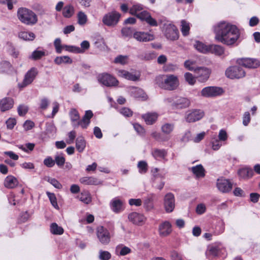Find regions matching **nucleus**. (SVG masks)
I'll use <instances>...</instances> for the list:
<instances>
[{
	"label": "nucleus",
	"mask_w": 260,
	"mask_h": 260,
	"mask_svg": "<svg viewBox=\"0 0 260 260\" xmlns=\"http://www.w3.org/2000/svg\"><path fill=\"white\" fill-rule=\"evenodd\" d=\"M127 56L118 55L117 56L114 60V62L116 63H119L121 64H125L127 63Z\"/></svg>",
	"instance_id": "56"
},
{
	"label": "nucleus",
	"mask_w": 260,
	"mask_h": 260,
	"mask_svg": "<svg viewBox=\"0 0 260 260\" xmlns=\"http://www.w3.org/2000/svg\"><path fill=\"white\" fill-rule=\"evenodd\" d=\"M155 197L154 193L148 194L144 200V207L147 211H150L154 208L153 200Z\"/></svg>",
	"instance_id": "24"
},
{
	"label": "nucleus",
	"mask_w": 260,
	"mask_h": 260,
	"mask_svg": "<svg viewBox=\"0 0 260 260\" xmlns=\"http://www.w3.org/2000/svg\"><path fill=\"white\" fill-rule=\"evenodd\" d=\"M211 143L212 144V148L214 150H218L222 145L221 143L220 142V140L215 136L212 138Z\"/></svg>",
	"instance_id": "51"
},
{
	"label": "nucleus",
	"mask_w": 260,
	"mask_h": 260,
	"mask_svg": "<svg viewBox=\"0 0 260 260\" xmlns=\"http://www.w3.org/2000/svg\"><path fill=\"white\" fill-rule=\"evenodd\" d=\"M98 80L100 83L108 87L115 86L118 84V81L115 77L107 73L99 75Z\"/></svg>",
	"instance_id": "9"
},
{
	"label": "nucleus",
	"mask_w": 260,
	"mask_h": 260,
	"mask_svg": "<svg viewBox=\"0 0 260 260\" xmlns=\"http://www.w3.org/2000/svg\"><path fill=\"white\" fill-rule=\"evenodd\" d=\"M238 175L241 178H248L251 177L253 174V171L249 168H243L238 171Z\"/></svg>",
	"instance_id": "37"
},
{
	"label": "nucleus",
	"mask_w": 260,
	"mask_h": 260,
	"mask_svg": "<svg viewBox=\"0 0 260 260\" xmlns=\"http://www.w3.org/2000/svg\"><path fill=\"white\" fill-rule=\"evenodd\" d=\"M46 55V53L44 50H36L32 52L29 58L36 60L41 59L42 57Z\"/></svg>",
	"instance_id": "40"
},
{
	"label": "nucleus",
	"mask_w": 260,
	"mask_h": 260,
	"mask_svg": "<svg viewBox=\"0 0 260 260\" xmlns=\"http://www.w3.org/2000/svg\"><path fill=\"white\" fill-rule=\"evenodd\" d=\"M162 31L166 38L171 41L176 40L179 38V32L173 24L166 22L163 24Z\"/></svg>",
	"instance_id": "5"
},
{
	"label": "nucleus",
	"mask_w": 260,
	"mask_h": 260,
	"mask_svg": "<svg viewBox=\"0 0 260 260\" xmlns=\"http://www.w3.org/2000/svg\"><path fill=\"white\" fill-rule=\"evenodd\" d=\"M86 146V142L84 138L82 136L78 137L76 140V147L79 152H82Z\"/></svg>",
	"instance_id": "30"
},
{
	"label": "nucleus",
	"mask_w": 260,
	"mask_h": 260,
	"mask_svg": "<svg viewBox=\"0 0 260 260\" xmlns=\"http://www.w3.org/2000/svg\"><path fill=\"white\" fill-rule=\"evenodd\" d=\"M14 102L10 98H5L2 99L0 102V109L2 111L4 112L12 108L13 106Z\"/></svg>",
	"instance_id": "22"
},
{
	"label": "nucleus",
	"mask_w": 260,
	"mask_h": 260,
	"mask_svg": "<svg viewBox=\"0 0 260 260\" xmlns=\"http://www.w3.org/2000/svg\"><path fill=\"white\" fill-rule=\"evenodd\" d=\"M184 77L186 82L190 85H193L196 82V79L190 73H186Z\"/></svg>",
	"instance_id": "58"
},
{
	"label": "nucleus",
	"mask_w": 260,
	"mask_h": 260,
	"mask_svg": "<svg viewBox=\"0 0 260 260\" xmlns=\"http://www.w3.org/2000/svg\"><path fill=\"white\" fill-rule=\"evenodd\" d=\"M137 166L140 173L145 174L147 172L148 170V165L145 161L141 160L139 161Z\"/></svg>",
	"instance_id": "44"
},
{
	"label": "nucleus",
	"mask_w": 260,
	"mask_h": 260,
	"mask_svg": "<svg viewBox=\"0 0 260 260\" xmlns=\"http://www.w3.org/2000/svg\"><path fill=\"white\" fill-rule=\"evenodd\" d=\"M119 112L125 117H131L133 115L132 111L126 107H123L119 109Z\"/></svg>",
	"instance_id": "57"
},
{
	"label": "nucleus",
	"mask_w": 260,
	"mask_h": 260,
	"mask_svg": "<svg viewBox=\"0 0 260 260\" xmlns=\"http://www.w3.org/2000/svg\"><path fill=\"white\" fill-rule=\"evenodd\" d=\"M216 186L220 192L227 193L232 190L233 184L229 180L221 178L217 180Z\"/></svg>",
	"instance_id": "11"
},
{
	"label": "nucleus",
	"mask_w": 260,
	"mask_h": 260,
	"mask_svg": "<svg viewBox=\"0 0 260 260\" xmlns=\"http://www.w3.org/2000/svg\"><path fill=\"white\" fill-rule=\"evenodd\" d=\"M165 103L174 109H182L188 107L190 102L189 99L177 96L167 97L164 100Z\"/></svg>",
	"instance_id": "3"
},
{
	"label": "nucleus",
	"mask_w": 260,
	"mask_h": 260,
	"mask_svg": "<svg viewBox=\"0 0 260 260\" xmlns=\"http://www.w3.org/2000/svg\"><path fill=\"white\" fill-rule=\"evenodd\" d=\"M164 208L167 213L172 212L175 206L174 196L172 193H167L164 200Z\"/></svg>",
	"instance_id": "12"
},
{
	"label": "nucleus",
	"mask_w": 260,
	"mask_h": 260,
	"mask_svg": "<svg viewBox=\"0 0 260 260\" xmlns=\"http://www.w3.org/2000/svg\"><path fill=\"white\" fill-rule=\"evenodd\" d=\"M172 232V225L171 223L166 221L160 224L159 226V233L161 236H167Z\"/></svg>",
	"instance_id": "20"
},
{
	"label": "nucleus",
	"mask_w": 260,
	"mask_h": 260,
	"mask_svg": "<svg viewBox=\"0 0 260 260\" xmlns=\"http://www.w3.org/2000/svg\"><path fill=\"white\" fill-rule=\"evenodd\" d=\"M223 92V89L220 87L215 86H208L204 88L201 92L202 96L206 98H212L219 96Z\"/></svg>",
	"instance_id": "10"
},
{
	"label": "nucleus",
	"mask_w": 260,
	"mask_h": 260,
	"mask_svg": "<svg viewBox=\"0 0 260 260\" xmlns=\"http://www.w3.org/2000/svg\"><path fill=\"white\" fill-rule=\"evenodd\" d=\"M128 218L130 221L136 224H140L145 220V218L143 215L137 212L130 213Z\"/></svg>",
	"instance_id": "21"
},
{
	"label": "nucleus",
	"mask_w": 260,
	"mask_h": 260,
	"mask_svg": "<svg viewBox=\"0 0 260 260\" xmlns=\"http://www.w3.org/2000/svg\"><path fill=\"white\" fill-rule=\"evenodd\" d=\"M181 31L184 36H187L189 34L190 30L189 23L185 20H182L181 22Z\"/></svg>",
	"instance_id": "41"
},
{
	"label": "nucleus",
	"mask_w": 260,
	"mask_h": 260,
	"mask_svg": "<svg viewBox=\"0 0 260 260\" xmlns=\"http://www.w3.org/2000/svg\"><path fill=\"white\" fill-rule=\"evenodd\" d=\"M131 250L127 247L124 246L122 248H120V246H117L116 249V253L117 255H125L128 253H130Z\"/></svg>",
	"instance_id": "43"
},
{
	"label": "nucleus",
	"mask_w": 260,
	"mask_h": 260,
	"mask_svg": "<svg viewBox=\"0 0 260 260\" xmlns=\"http://www.w3.org/2000/svg\"><path fill=\"white\" fill-rule=\"evenodd\" d=\"M131 89V93L135 98L145 99L146 95L142 89L135 87H132Z\"/></svg>",
	"instance_id": "32"
},
{
	"label": "nucleus",
	"mask_w": 260,
	"mask_h": 260,
	"mask_svg": "<svg viewBox=\"0 0 260 260\" xmlns=\"http://www.w3.org/2000/svg\"><path fill=\"white\" fill-rule=\"evenodd\" d=\"M18 184V181L15 177L9 175L4 180V185L8 188H14Z\"/></svg>",
	"instance_id": "23"
},
{
	"label": "nucleus",
	"mask_w": 260,
	"mask_h": 260,
	"mask_svg": "<svg viewBox=\"0 0 260 260\" xmlns=\"http://www.w3.org/2000/svg\"><path fill=\"white\" fill-rule=\"evenodd\" d=\"M120 17V14L113 11L105 15L103 18V23L108 26H114L117 24Z\"/></svg>",
	"instance_id": "8"
},
{
	"label": "nucleus",
	"mask_w": 260,
	"mask_h": 260,
	"mask_svg": "<svg viewBox=\"0 0 260 260\" xmlns=\"http://www.w3.org/2000/svg\"><path fill=\"white\" fill-rule=\"evenodd\" d=\"M54 45L57 53H61L62 52V44H61V40L57 38L54 42Z\"/></svg>",
	"instance_id": "59"
},
{
	"label": "nucleus",
	"mask_w": 260,
	"mask_h": 260,
	"mask_svg": "<svg viewBox=\"0 0 260 260\" xmlns=\"http://www.w3.org/2000/svg\"><path fill=\"white\" fill-rule=\"evenodd\" d=\"M134 33V32H133V30L130 27H125L121 29V34L122 36L125 38L132 37V36H133Z\"/></svg>",
	"instance_id": "52"
},
{
	"label": "nucleus",
	"mask_w": 260,
	"mask_h": 260,
	"mask_svg": "<svg viewBox=\"0 0 260 260\" xmlns=\"http://www.w3.org/2000/svg\"><path fill=\"white\" fill-rule=\"evenodd\" d=\"M209 53L220 56L224 53V48L220 45H210Z\"/></svg>",
	"instance_id": "27"
},
{
	"label": "nucleus",
	"mask_w": 260,
	"mask_h": 260,
	"mask_svg": "<svg viewBox=\"0 0 260 260\" xmlns=\"http://www.w3.org/2000/svg\"><path fill=\"white\" fill-rule=\"evenodd\" d=\"M19 37L25 41H32L35 38V35L29 31H21L19 34Z\"/></svg>",
	"instance_id": "36"
},
{
	"label": "nucleus",
	"mask_w": 260,
	"mask_h": 260,
	"mask_svg": "<svg viewBox=\"0 0 260 260\" xmlns=\"http://www.w3.org/2000/svg\"><path fill=\"white\" fill-rule=\"evenodd\" d=\"M194 73L197 77L202 82L206 81L209 77L211 74V71L209 69L206 67H198L195 70Z\"/></svg>",
	"instance_id": "18"
},
{
	"label": "nucleus",
	"mask_w": 260,
	"mask_h": 260,
	"mask_svg": "<svg viewBox=\"0 0 260 260\" xmlns=\"http://www.w3.org/2000/svg\"><path fill=\"white\" fill-rule=\"evenodd\" d=\"M151 137L155 140L160 142H165L168 140V139L162 137L161 134L156 131H153L151 134Z\"/></svg>",
	"instance_id": "48"
},
{
	"label": "nucleus",
	"mask_w": 260,
	"mask_h": 260,
	"mask_svg": "<svg viewBox=\"0 0 260 260\" xmlns=\"http://www.w3.org/2000/svg\"><path fill=\"white\" fill-rule=\"evenodd\" d=\"M175 124L173 123H165L161 126V132L166 135L171 134L174 131Z\"/></svg>",
	"instance_id": "29"
},
{
	"label": "nucleus",
	"mask_w": 260,
	"mask_h": 260,
	"mask_svg": "<svg viewBox=\"0 0 260 260\" xmlns=\"http://www.w3.org/2000/svg\"><path fill=\"white\" fill-rule=\"evenodd\" d=\"M204 116V112L201 110H194L185 116L186 121L188 122H194L202 119Z\"/></svg>",
	"instance_id": "16"
},
{
	"label": "nucleus",
	"mask_w": 260,
	"mask_h": 260,
	"mask_svg": "<svg viewBox=\"0 0 260 260\" xmlns=\"http://www.w3.org/2000/svg\"><path fill=\"white\" fill-rule=\"evenodd\" d=\"M196 62L192 60H187L184 63V67L188 70L193 71L195 72V70L197 68L195 67Z\"/></svg>",
	"instance_id": "49"
},
{
	"label": "nucleus",
	"mask_w": 260,
	"mask_h": 260,
	"mask_svg": "<svg viewBox=\"0 0 260 260\" xmlns=\"http://www.w3.org/2000/svg\"><path fill=\"white\" fill-rule=\"evenodd\" d=\"M110 206L112 211L115 213L122 212L125 208L124 201L118 198H115L111 201Z\"/></svg>",
	"instance_id": "15"
},
{
	"label": "nucleus",
	"mask_w": 260,
	"mask_h": 260,
	"mask_svg": "<svg viewBox=\"0 0 260 260\" xmlns=\"http://www.w3.org/2000/svg\"><path fill=\"white\" fill-rule=\"evenodd\" d=\"M50 232L54 235H61L63 233V229L56 223H52L50 225Z\"/></svg>",
	"instance_id": "39"
},
{
	"label": "nucleus",
	"mask_w": 260,
	"mask_h": 260,
	"mask_svg": "<svg viewBox=\"0 0 260 260\" xmlns=\"http://www.w3.org/2000/svg\"><path fill=\"white\" fill-rule=\"evenodd\" d=\"M29 217L30 215L27 211L22 212L20 215L19 218V222H25L28 220V219H29Z\"/></svg>",
	"instance_id": "62"
},
{
	"label": "nucleus",
	"mask_w": 260,
	"mask_h": 260,
	"mask_svg": "<svg viewBox=\"0 0 260 260\" xmlns=\"http://www.w3.org/2000/svg\"><path fill=\"white\" fill-rule=\"evenodd\" d=\"M142 117L147 124L151 125L156 121L158 114L155 112L147 113L143 115Z\"/></svg>",
	"instance_id": "25"
},
{
	"label": "nucleus",
	"mask_w": 260,
	"mask_h": 260,
	"mask_svg": "<svg viewBox=\"0 0 260 260\" xmlns=\"http://www.w3.org/2000/svg\"><path fill=\"white\" fill-rule=\"evenodd\" d=\"M55 163H56L57 166L61 167L62 166L65 162V158L62 156L57 155L55 157Z\"/></svg>",
	"instance_id": "64"
},
{
	"label": "nucleus",
	"mask_w": 260,
	"mask_h": 260,
	"mask_svg": "<svg viewBox=\"0 0 260 260\" xmlns=\"http://www.w3.org/2000/svg\"><path fill=\"white\" fill-rule=\"evenodd\" d=\"M194 48L199 52L203 53H208L210 45H206L200 41H196L194 44Z\"/></svg>",
	"instance_id": "28"
},
{
	"label": "nucleus",
	"mask_w": 260,
	"mask_h": 260,
	"mask_svg": "<svg viewBox=\"0 0 260 260\" xmlns=\"http://www.w3.org/2000/svg\"><path fill=\"white\" fill-rule=\"evenodd\" d=\"M90 123V121L82 118L81 120H79L78 123H74L73 126L77 127L80 125L82 128H86Z\"/></svg>",
	"instance_id": "53"
},
{
	"label": "nucleus",
	"mask_w": 260,
	"mask_h": 260,
	"mask_svg": "<svg viewBox=\"0 0 260 260\" xmlns=\"http://www.w3.org/2000/svg\"><path fill=\"white\" fill-rule=\"evenodd\" d=\"M111 255L107 251L100 250L99 252V258L101 260H109L111 258Z\"/></svg>",
	"instance_id": "55"
},
{
	"label": "nucleus",
	"mask_w": 260,
	"mask_h": 260,
	"mask_svg": "<svg viewBox=\"0 0 260 260\" xmlns=\"http://www.w3.org/2000/svg\"><path fill=\"white\" fill-rule=\"evenodd\" d=\"M38 72L36 68H31L25 74L22 82L18 84L20 88H23L30 84L38 75Z\"/></svg>",
	"instance_id": "7"
},
{
	"label": "nucleus",
	"mask_w": 260,
	"mask_h": 260,
	"mask_svg": "<svg viewBox=\"0 0 260 260\" xmlns=\"http://www.w3.org/2000/svg\"><path fill=\"white\" fill-rule=\"evenodd\" d=\"M96 235L98 239L102 243H109L111 235L108 230L103 226H99L96 228Z\"/></svg>",
	"instance_id": "13"
},
{
	"label": "nucleus",
	"mask_w": 260,
	"mask_h": 260,
	"mask_svg": "<svg viewBox=\"0 0 260 260\" xmlns=\"http://www.w3.org/2000/svg\"><path fill=\"white\" fill-rule=\"evenodd\" d=\"M50 102L47 98H43L40 101V107L42 110H45L49 105Z\"/></svg>",
	"instance_id": "63"
},
{
	"label": "nucleus",
	"mask_w": 260,
	"mask_h": 260,
	"mask_svg": "<svg viewBox=\"0 0 260 260\" xmlns=\"http://www.w3.org/2000/svg\"><path fill=\"white\" fill-rule=\"evenodd\" d=\"M133 37L137 41L141 42L151 41L154 39L153 35L143 31H136L134 32Z\"/></svg>",
	"instance_id": "17"
},
{
	"label": "nucleus",
	"mask_w": 260,
	"mask_h": 260,
	"mask_svg": "<svg viewBox=\"0 0 260 260\" xmlns=\"http://www.w3.org/2000/svg\"><path fill=\"white\" fill-rule=\"evenodd\" d=\"M225 75L228 78L232 79H239L245 77V72L240 66H233L227 69Z\"/></svg>",
	"instance_id": "6"
},
{
	"label": "nucleus",
	"mask_w": 260,
	"mask_h": 260,
	"mask_svg": "<svg viewBox=\"0 0 260 260\" xmlns=\"http://www.w3.org/2000/svg\"><path fill=\"white\" fill-rule=\"evenodd\" d=\"M143 10L142 5L139 4L134 5L129 9V13L133 15L137 16L138 13Z\"/></svg>",
	"instance_id": "45"
},
{
	"label": "nucleus",
	"mask_w": 260,
	"mask_h": 260,
	"mask_svg": "<svg viewBox=\"0 0 260 260\" xmlns=\"http://www.w3.org/2000/svg\"><path fill=\"white\" fill-rule=\"evenodd\" d=\"M54 62L57 64L63 63H72V60L68 56H62L56 57L54 59Z\"/></svg>",
	"instance_id": "38"
},
{
	"label": "nucleus",
	"mask_w": 260,
	"mask_h": 260,
	"mask_svg": "<svg viewBox=\"0 0 260 260\" xmlns=\"http://www.w3.org/2000/svg\"><path fill=\"white\" fill-rule=\"evenodd\" d=\"M47 195L49 199V200L51 202V205L57 209H59L57 202V199L56 198V196L54 193H51L50 192L47 191L46 192Z\"/></svg>",
	"instance_id": "46"
},
{
	"label": "nucleus",
	"mask_w": 260,
	"mask_h": 260,
	"mask_svg": "<svg viewBox=\"0 0 260 260\" xmlns=\"http://www.w3.org/2000/svg\"><path fill=\"white\" fill-rule=\"evenodd\" d=\"M11 66L10 62L5 61L0 63V73L8 72Z\"/></svg>",
	"instance_id": "54"
},
{
	"label": "nucleus",
	"mask_w": 260,
	"mask_h": 260,
	"mask_svg": "<svg viewBox=\"0 0 260 260\" xmlns=\"http://www.w3.org/2000/svg\"><path fill=\"white\" fill-rule=\"evenodd\" d=\"M117 75L119 77L133 81H139L141 76L139 72H129L127 71L122 70L118 71Z\"/></svg>",
	"instance_id": "14"
},
{
	"label": "nucleus",
	"mask_w": 260,
	"mask_h": 260,
	"mask_svg": "<svg viewBox=\"0 0 260 260\" xmlns=\"http://www.w3.org/2000/svg\"><path fill=\"white\" fill-rule=\"evenodd\" d=\"M213 30L215 39L228 46L235 44L240 36L239 30L236 25L224 21L214 25Z\"/></svg>",
	"instance_id": "1"
},
{
	"label": "nucleus",
	"mask_w": 260,
	"mask_h": 260,
	"mask_svg": "<svg viewBox=\"0 0 260 260\" xmlns=\"http://www.w3.org/2000/svg\"><path fill=\"white\" fill-rule=\"evenodd\" d=\"M152 155L155 158H164L167 155L165 149H155L152 152Z\"/></svg>",
	"instance_id": "47"
},
{
	"label": "nucleus",
	"mask_w": 260,
	"mask_h": 260,
	"mask_svg": "<svg viewBox=\"0 0 260 260\" xmlns=\"http://www.w3.org/2000/svg\"><path fill=\"white\" fill-rule=\"evenodd\" d=\"M78 22L80 25L85 24L87 21L86 15L83 12L80 11L77 15Z\"/></svg>",
	"instance_id": "50"
},
{
	"label": "nucleus",
	"mask_w": 260,
	"mask_h": 260,
	"mask_svg": "<svg viewBox=\"0 0 260 260\" xmlns=\"http://www.w3.org/2000/svg\"><path fill=\"white\" fill-rule=\"evenodd\" d=\"M150 14L146 11H142L141 12L138 13L137 17L142 20H145L146 21L147 19L150 16Z\"/></svg>",
	"instance_id": "60"
},
{
	"label": "nucleus",
	"mask_w": 260,
	"mask_h": 260,
	"mask_svg": "<svg viewBox=\"0 0 260 260\" xmlns=\"http://www.w3.org/2000/svg\"><path fill=\"white\" fill-rule=\"evenodd\" d=\"M238 61L240 65L247 68H256L259 66L258 61L252 58H241Z\"/></svg>",
	"instance_id": "19"
},
{
	"label": "nucleus",
	"mask_w": 260,
	"mask_h": 260,
	"mask_svg": "<svg viewBox=\"0 0 260 260\" xmlns=\"http://www.w3.org/2000/svg\"><path fill=\"white\" fill-rule=\"evenodd\" d=\"M70 116L72 121V124L74 123H78L79 121L80 116L78 112L75 109H72L70 112Z\"/></svg>",
	"instance_id": "42"
},
{
	"label": "nucleus",
	"mask_w": 260,
	"mask_h": 260,
	"mask_svg": "<svg viewBox=\"0 0 260 260\" xmlns=\"http://www.w3.org/2000/svg\"><path fill=\"white\" fill-rule=\"evenodd\" d=\"M191 171L197 177H202L205 176V170L201 165L192 167Z\"/></svg>",
	"instance_id": "33"
},
{
	"label": "nucleus",
	"mask_w": 260,
	"mask_h": 260,
	"mask_svg": "<svg viewBox=\"0 0 260 260\" xmlns=\"http://www.w3.org/2000/svg\"><path fill=\"white\" fill-rule=\"evenodd\" d=\"M179 82L177 76L174 75H167L160 85L162 88L173 90L179 86Z\"/></svg>",
	"instance_id": "4"
},
{
	"label": "nucleus",
	"mask_w": 260,
	"mask_h": 260,
	"mask_svg": "<svg viewBox=\"0 0 260 260\" xmlns=\"http://www.w3.org/2000/svg\"><path fill=\"white\" fill-rule=\"evenodd\" d=\"M78 198L80 201L86 204H88L91 202L90 194L87 191L82 192Z\"/></svg>",
	"instance_id": "31"
},
{
	"label": "nucleus",
	"mask_w": 260,
	"mask_h": 260,
	"mask_svg": "<svg viewBox=\"0 0 260 260\" xmlns=\"http://www.w3.org/2000/svg\"><path fill=\"white\" fill-rule=\"evenodd\" d=\"M133 125L135 130L138 134L144 135L145 134V129L141 125L137 123H133Z\"/></svg>",
	"instance_id": "61"
},
{
	"label": "nucleus",
	"mask_w": 260,
	"mask_h": 260,
	"mask_svg": "<svg viewBox=\"0 0 260 260\" xmlns=\"http://www.w3.org/2000/svg\"><path fill=\"white\" fill-rule=\"evenodd\" d=\"M80 182L85 185H97L102 184V182L97 178L92 177H85L80 179Z\"/></svg>",
	"instance_id": "26"
},
{
	"label": "nucleus",
	"mask_w": 260,
	"mask_h": 260,
	"mask_svg": "<svg viewBox=\"0 0 260 260\" xmlns=\"http://www.w3.org/2000/svg\"><path fill=\"white\" fill-rule=\"evenodd\" d=\"M81 47L75 46V53H83L90 47V44L87 41H83L81 43Z\"/></svg>",
	"instance_id": "34"
},
{
	"label": "nucleus",
	"mask_w": 260,
	"mask_h": 260,
	"mask_svg": "<svg viewBox=\"0 0 260 260\" xmlns=\"http://www.w3.org/2000/svg\"><path fill=\"white\" fill-rule=\"evenodd\" d=\"M17 17L22 23L27 25H34L38 21L37 16L34 12L23 7L18 9Z\"/></svg>",
	"instance_id": "2"
},
{
	"label": "nucleus",
	"mask_w": 260,
	"mask_h": 260,
	"mask_svg": "<svg viewBox=\"0 0 260 260\" xmlns=\"http://www.w3.org/2000/svg\"><path fill=\"white\" fill-rule=\"evenodd\" d=\"M74 13V8L73 6L69 5L66 6L62 10V15L64 17L70 18L73 16Z\"/></svg>",
	"instance_id": "35"
}]
</instances>
